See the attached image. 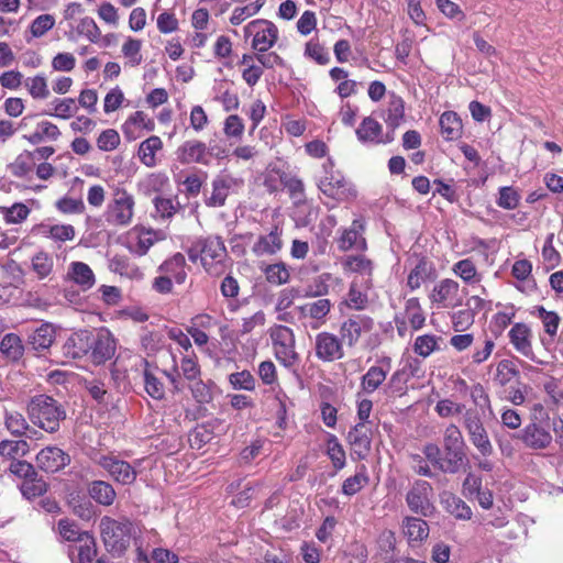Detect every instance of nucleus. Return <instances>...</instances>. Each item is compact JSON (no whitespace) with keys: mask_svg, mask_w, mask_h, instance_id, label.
I'll list each match as a JSON object with an SVG mask.
<instances>
[{"mask_svg":"<svg viewBox=\"0 0 563 563\" xmlns=\"http://www.w3.org/2000/svg\"><path fill=\"white\" fill-rule=\"evenodd\" d=\"M444 509L459 520H470L473 511L471 507L455 494L445 492L441 495Z\"/></svg>","mask_w":563,"mask_h":563,"instance_id":"nucleus-28","label":"nucleus"},{"mask_svg":"<svg viewBox=\"0 0 563 563\" xmlns=\"http://www.w3.org/2000/svg\"><path fill=\"white\" fill-rule=\"evenodd\" d=\"M55 338L56 331L53 324L43 323L29 335L27 345L36 352H43L53 344Z\"/></svg>","mask_w":563,"mask_h":563,"instance_id":"nucleus-22","label":"nucleus"},{"mask_svg":"<svg viewBox=\"0 0 563 563\" xmlns=\"http://www.w3.org/2000/svg\"><path fill=\"white\" fill-rule=\"evenodd\" d=\"M97 464L101 466L109 475L122 485H130L135 482L137 472L126 461L120 460L113 455H101L97 460Z\"/></svg>","mask_w":563,"mask_h":563,"instance_id":"nucleus-16","label":"nucleus"},{"mask_svg":"<svg viewBox=\"0 0 563 563\" xmlns=\"http://www.w3.org/2000/svg\"><path fill=\"white\" fill-rule=\"evenodd\" d=\"M90 330L84 329L73 332L62 346L63 355L68 360L82 358L90 351Z\"/></svg>","mask_w":563,"mask_h":563,"instance_id":"nucleus-18","label":"nucleus"},{"mask_svg":"<svg viewBox=\"0 0 563 563\" xmlns=\"http://www.w3.org/2000/svg\"><path fill=\"white\" fill-rule=\"evenodd\" d=\"M271 339L277 361L287 368L295 366L299 354L295 350L294 331L286 325H275L271 330Z\"/></svg>","mask_w":563,"mask_h":563,"instance_id":"nucleus-7","label":"nucleus"},{"mask_svg":"<svg viewBox=\"0 0 563 563\" xmlns=\"http://www.w3.org/2000/svg\"><path fill=\"white\" fill-rule=\"evenodd\" d=\"M536 312L543 323L544 331L550 336H554L560 323L559 314L554 311H548L543 306L536 307Z\"/></svg>","mask_w":563,"mask_h":563,"instance_id":"nucleus-57","label":"nucleus"},{"mask_svg":"<svg viewBox=\"0 0 563 563\" xmlns=\"http://www.w3.org/2000/svg\"><path fill=\"white\" fill-rule=\"evenodd\" d=\"M66 279L74 282L82 291L93 287L96 277L92 269L84 262H73L66 274Z\"/></svg>","mask_w":563,"mask_h":563,"instance_id":"nucleus-21","label":"nucleus"},{"mask_svg":"<svg viewBox=\"0 0 563 563\" xmlns=\"http://www.w3.org/2000/svg\"><path fill=\"white\" fill-rule=\"evenodd\" d=\"M30 420L46 432L54 433L66 419L64 407L47 395L34 396L27 405Z\"/></svg>","mask_w":563,"mask_h":563,"instance_id":"nucleus-1","label":"nucleus"},{"mask_svg":"<svg viewBox=\"0 0 563 563\" xmlns=\"http://www.w3.org/2000/svg\"><path fill=\"white\" fill-rule=\"evenodd\" d=\"M177 161L183 165H209L207 144L199 140L184 142L176 151Z\"/></svg>","mask_w":563,"mask_h":563,"instance_id":"nucleus-19","label":"nucleus"},{"mask_svg":"<svg viewBox=\"0 0 563 563\" xmlns=\"http://www.w3.org/2000/svg\"><path fill=\"white\" fill-rule=\"evenodd\" d=\"M90 351L89 356L93 364L101 365L112 358L117 350V343L112 334L104 329L97 333L90 331Z\"/></svg>","mask_w":563,"mask_h":563,"instance_id":"nucleus-12","label":"nucleus"},{"mask_svg":"<svg viewBox=\"0 0 563 563\" xmlns=\"http://www.w3.org/2000/svg\"><path fill=\"white\" fill-rule=\"evenodd\" d=\"M100 533L104 548L113 556H122L130 547L133 523L128 518L119 520L103 516L100 520Z\"/></svg>","mask_w":563,"mask_h":563,"instance_id":"nucleus-3","label":"nucleus"},{"mask_svg":"<svg viewBox=\"0 0 563 563\" xmlns=\"http://www.w3.org/2000/svg\"><path fill=\"white\" fill-rule=\"evenodd\" d=\"M521 196L512 186L499 188V197L496 201L497 206L505 210H514L518 207Z\"/></svg>","mask_w":563,"mask_h":563,"instance_id":"nucleus-54","label":"nucleus"},{"mask_svg":"<svg viewBox=\"0 0 563 563\" xmlns=\"http://www.w3.org/2000/svg\"><path fill=\"white\" fill-rule=\"evenodd\" d=\"M405 534L409 543L421 542L429 536V526L426 520L418 517H406L402 521Z\"/></svg>","mask_w":563,"mask_h":563,"instance_id":"nucleus-33","label":"nucleus"},{"mask_svg":"<svg viewBox=\"0 0 563 563\" xmlns=\"http://www.w3.org/2000/svg\"><path fill=\"white\" fill-rule=\"evenodd\" d=\"M343 342L340 336L327 331L316 335V357L322 362H333L344 356Z\"/></svg>","mask_w":563,"mask_h":563,"instance_id":"nucleus-13","label":"nucleus"},{"mask_svg":"<svg viewBox=\"0 0 563 563\" xmlns=\"http://www.w3.org/2000/svg\"><path fill=\"white\" fill-rule=\"evenodd\" d=\"M351 448V457L356 461L365 460L372 449V430L367 423L358 422L352 427L346 437Z\"/></svg>","mask_w":563,"mask_h":563,"instance_id":"nucleus-14","label":"nucleus"},{"mask_svg":"<svg viewBox=\"0 0 563 563\" xmlns=\"http://www.w3.org/2000/svg\"><path fill=\"white\" fill-rule=\"evenodd\" d=\"M134 199L125 190L118 191L108 206L106 220L114 225H128L133 217Z\"/></svg>","mask_w":563,"mask_h":563,"instance_id":"nucleus-11","label":"nucleus"},{"mask_svg":"<svg viewBox=\"0 0 563 563\" xmlns=\"http://www.w3.org/2000/svg\"><path fill=\"white\" fill-rule=\"evenodd\" d=\"M387 377V371L380 366H371L361 378L362 389L366 394H372L384 383Z\"/></svg>","mask_w":563,"mask_h":563,"instance_id":"nucleus-41","label":"nucleus"},{"mask_svg":"<svg viewBox=\"0 0 563 563\" xmlns=\"http://www.w3.org/2000/svg\"><path fill=\"white\" fill-rule=\"evenodd\" d=\"M88 494L102 506H111L117 497L113 486L106 481H92L88 486Z\"/></svg>","mask_w":563,"mask_h":563,"instance_id":"nucleus-32","label":"nucleus"},{"mask_svg":"<svg viewBox=\"0 0 563 563\" xmlns=\"http://www.w3.org/2000/svg\"><path fill=\"white\" fill-rule=\"evenodd\" d=\"M520 375L519 369L510 360H501L497 365L496 380L505 386L510 380Z\"/></svg>","mask_w":563,"mask_h":563,"instance_id":"nucleus-58","label":"nucleus"},{"mask_svg":"<svg viewBox=\"0 0 563 563\" xmlns=\"http://www.w3.org/2000/svg\"><path fill=\"white\" fill-rule=\"evenodd\" d=\"M475 312L472 308L459 310L452 314V325L456 332H463L474 323Z\"/></svg>","mask_w":563,"mask_h":563,"instance_id":"nucleus-63","label":"nucleus"},{"mask_svg":"<svg viewBox=\"0 0 563 563\" xmlns=\"http://www.w3.org/2000/svg\"><path fill=\"white\" fill-rule=\"evenodd\" d=\"M457 292L459 284L453 279L445 278L433 287L430 300L434 303L444 305L446 300L454 298Z\"/></svg>","mask_w":563,"mask_h":563,"instance_id":"nucleus-37","label":"nucleus"},{"mask_svg":"<svg viewBox=\"0 0 563 563\" xmlns=\"http://www.w3.org/2000/svg\"><path fill=\"white\" fill-rule=\"evenodd\" d=\"M30 451V445L25 440H3L0 442V455L10 457L12 461L16 456H24Z\"/></svg>","mask_w":563,"mask_h":563,"instance_id":"nucleus-43","label":"nucleus"},{"mask_svg":"<svg viewBox=\"0 0 563 563\" xmlns=\"http://www.w3.org/2000/svg\"><path fill=\"white\" fill-rule=\"evenodd\" d=\"M186 258L181 253H175L158 266V272L174 278L177 284H184L187 278Z\"/></svg>","mask_w":563,"mask_h":563,"instance_id":"nucleus-26","label":"nucleus"},{"mask_svg":"<svg viewBox=\"0 0 563 563\" xmlns=\"http://www.w3.org/2000/svg\"><path fill=\"white\" fill-rule=\"evenodd\" d=\"M433 488L427 481L417 479L406 494V503L410 511L421 517H431L435 512L432 503Z\"/></svg>","mask_w":563,"mask_h":563,"instance_id":"nucleus-8","label":"nucleus"},{"mask_svg":"<svg viewBox=\"0 0 563 563\" xmlns=\"http://www.w3.org/2000/svg\"><path fill=\"white\" fill-rule=\"evenodd\" d=\"M426 459L440 472L448 474L445 466V457L442 455L440 448L434 443H428L422 450Z\"/></svg>","mask_w":563,"mask_h":563,"instance_id":"nucleus-61","label":"nucleus"},{"mask_svg":"<svg viewBox=\"0 0 563 563\" xmlns=\"http://www.w3.org/2000/svg\"><path fill=\"white\" fill-rule=\"evenodd\" d=\"M508 336L517 352L531 361H536L531 344L532 332L526 323H515L510 329Z\"/></svg>","mask_w":563,"mask_h":563,"instance_id":"nucleus-20","label":"nucleus"},{"mask_svg":"<svg viewBox=\"0 0 563 563\" xmlns=\"http://www.w3.org/2000/svg\"><path fill=\"white\" fill-rule=\"evenodd\" d=\"M439 339L440 338H438L437 335H433V334H423V335L417 336L415 340V343H413L415 353H417L418 355H420L422 357H428L429 355H431V353H433L434 351H437L439 349V346H438Z\"/></svg>","mask_w":563,"mask_h":563,"instance_id":"nucleus-55","label":"nucleus"},{"mask_svg":"<svg viewBox=\"0 0 563 563\" xmlns=\"http://www.w3.org/2000/svg\"><path fill=\"white\" fill-rule=\"evenodd\" d=\"M514 439L519 440L525 449L532 452L548 450L553 443L551 420L533 415L530 422L516 433Z\"/></svg>","mask_w":563,"mask_h":563,"instance_id":"nucleus-5","label":"nucleus"},{"mask_svg":"<svg viewBox=\"0 0 563 563\" xmlns=\"http://www.w3.org/2000/svg\"><path fill=\"white\" fill-rule=\"evenodd\" d=\"M319 189L323 195L333 199L335 202L345 201L356 197L355 189L349 185L343 177L331 175L324 177L318 183Z\"/></svg>","mask_w":563,"mask_h":563,"instance_id":"nucleus-17","label":"nucleus"},{"mask_svg":"<svg viewBox=\"0 0 563 563\" xmlns=\"http://www.w3.org/2000/svg\"><path fill=\"white\" fill-rule=\"evenodd\" d=\"M382 132V124L372 117L364 118L355 131L357 140L363 144H380Z\"/></svg>","mask_w":563,"mask_h":563,"instance_id":"nucleus-29","label":"nucleus"},{"mask_svg":"<svg viewBox=\"0 0 563 563\" xmlns=\"http://www.w3.org/2000/svg\"><path fill=\"white\" fill-rule=\"evenodd\" d=\"M405 119V101L400 96L390 95L386 117L384 118L388 129L396 130Z\"/></svg>","mask_w":563,"mask_h":563,"instance_id":"nucleus-34","label":"nucleus"},{"mask_svg":"<svg viewBox=\"0 0 563 563\" xmlns=\"http://www.w3.org/2000/svg\"><path fill=\"white\" fill-rule=\"evenodd\" d=\"M410 380L408 374L398 368L389 378L385 393L390 396H401L407 390V383Z\"/></svg>","mask_w":563,"mask_h":563,"instance_id":"nucleus-51","label":"nucleus"},{"mask_svg":"<svg viewBox=\"0 0 563 563\" xmlns=\"http://www.w3.org/2000/svg\"><path fill=\"white\" fill-rule=\"evenodd\" d=\"M280 235L282 231L275 227L268 234L261 235L258 238L257 242L253 246V252L256 255L276 254L283 247Z\"/></svg>","mask_w":563,"mask_h":563,"instance_id":"nucleus-30","label":"nucleus"},{"mask_svg":"<svg viewBox=\"0 0 563 563\" xmlns=\"http://www.w3.org/2000/svg\"><path fill=\"white\" fill-rule=\"evenodd\" d=\"M190 391L195 400L199 404H209L213 399L210 384L200 378L192 380L189 385Z\"/></svg>","mask_w":563,"mask_h":563,"instance_id":"nucleus-59","label":"nucleus"},{"mask_svg":"<svg viewBox=\"0 0 563 563\" xmlns=\"http://www.w3.org/2000/svg\"><path fill=\"white\" fill-rule=\"evenodd\" d=\"M33 272L38 279L46 278L53 271V258L46 252H37L31 260Z\"/></svg>","mask_w":563,"mask_h":563,"instance_id":"nucleus-47","label":"nucleus"},{"mask_svg":"<svg viewBox=\"0 0 563 563\" xmlns=\"http://www.w3.org/2000/svg\"><path fill=\"white\" fill-rule=\"evenodd\" d=\"M441 134L446 141L457 140L462 135V120L454 111H445L439 120Z\"/></svg>","mask_w":563,"mask_h":563,"instance_id":"nucleus-31","label":"nucleus"},{"mask_svg":"<svg viewBox=\"0 0 563 563\" xmlns=\"http://www.w3.org/2000/svg\"><path fill=\"white\" fill-rule=\"evenodd\" d=\"M406 312L409 314V322L413 330H419L423 327L426 317L418 298H409L406 301Z\"/></svg>","mask_w":563,"mask_h":563,"instance_id":"nucleus-56","label":"nucleus"},{"mask_svg":"<svg viewBox=\"0 0 563 563\" xmlns=\"http://www.w3.org/2000/svg\"><path fill=\"white\" fill-rule=\"evenodd\" d=\"M24 346L15 333L5 334L0 343V352L11 361H19L23 355Z\"/></svg>","mask_w":563,"mask_h":563,"instance_id":"nucleus-40","label":"nucleus"},{"mask_svg":"<svg viewBox=\"0 0 563 563\" xmlns=\"http://www.w3.org/2000/svg\"><path fill=\"white\" fill-rule=\"evenodd\" d=\"M344 266L351 272L366 274L367 276H371L373 272V262L363 255L347 256Z\"/></svg>","mask_w":563,"mask_h":563,"instance_id":"nucleus-60","label":"nucleus"},{"mask_svg":"<svg viewBox=\"0 0 563 563\" xmlns=\"http://www.w3.org/2000/svg\"><path fill=\"white\" fill-rule=\"evenodd\" d=\"M109 269L121 276L129 278L141 276L139 267L131 263L130 258L125 255H114L109 260Z\"/></svg>","mask_w":563,"mask_h":563,"instance_id":"nucleus-42","label":"nucleus"},{"mask_svg":"<svg viewBox=\"0 0 563 563\" xmlns=\"http://www.w3.org/2000/svg\"><path fill=\"white\" fill-rule=\"evenodd\" d=\"M235 184V179L229 175L218 176L212 181V192L206 203L209 207H222L229 196L231 187Z\"/></svg>","mask_w":563,"mask_h":563,"instance_id":"nucleus-25","label":"nucleus"},{"mask_svg":"<svg viewBox=\"0 0 563 563\" xmlns=\"http://www.w3.org/2000/svg\"><path fill=\"white\" fill-rule=\"evenodd\" d=\"M434 273V267L432 262H430L426 256H421L418 258L415 267L410 271L407 279V286L411 290L418 289L422 283L427 279H431Z\"/></svg>","mask_w":563,"mask_h":563,"instance_id":"nucleus-27","label":"nucleus"},{"mask_svg":"<svg viewBox=\"0 0 563 563\" xmlns=\"http://www.w3.org/2000/svg\"><path fill=\"white\" fill-rule=\"evenodd\" d=\"M36 466L45 473H57L71 462L70 455L56 445L43 448L35 456Z\"/></svg>","mask_w":563,"mask_h":563,"instance_id":"nucleus-15","label":"nucleus"},{"mask_svg":"<svg viewBox=\"0 0 563 563\" xmlns=\"http://www.w3.org/2000/svg\"><path fill=\"white\" fill-rule=\"evenodd\" d=\"M141 47L142 42L140 40L129 37L124 42L122 53L129 58L131 66H137L142 63Z\"/></svg>","mask_w":563,"mask_h":563,"instance_id":"nucleus-62","label":"nucleus"},{"mask_svg":"<svg viewBox=\"0 0 563 563\" xmlns=\"http://www.w3.org/2000/svg\"><path fill=\"white\" fill-rule=\"evenodd\" d=\"M369 482L367 467L365 464H360L356 467V473L346 478L342 484V493L346 496L357 494Z\"/></svg>","mask_w":563,"mask_h":563,"instance_id":"nucleus-36","label":"nucleus"},{"mask_svg":"<svg viewBox=\"0 0 563 563\" xmlns=\"http://www.w3.org/2000/svg\"><path fill=\"white\" fill-rule=\"evenodd\" d=\"M332 303L329 299H318L313 302L306 303L302 306L301 312L316 320L324 321L325 317L330 312Z\"/></svg>","mask_w":563,"mask_h":563,"instance_id":"nucleus-50","label":"nucleus"},{"mask_svg":"<svg viewBox=\"0 0 563 563\" xmlns=\"http://www.w3.org/2000/svg\"><path fill=\"white\" fill-rule=\"evenodd\" d=\"M34 165L35 162L32 158L31 151H24L8 166V168L13 176L21 178L29 175L33 170Z\"/></svg>","mask_w":563,"mask_h":563,"instance_id":"nucleus-44","label":"nucleus"},{"mask_svg":"<svg viewBox=\"0 0 563 563\" xmlns=\"http://www.w3.org/2000/svg\"><path fill=\"white\" fill-rule=\"evenodd\" d=\"M444 457L448 474H456L462 468L470 467V460L466 454V443L460 428L451 423L443 434Z\"/></svg>","mask_w":563,"mask_h":563,"instance_id":"nucleus-4","label":"nucleus"},{"mask_svg":"<svg viewBox=\"0 0 563 563\" xmlns=\"http://www.w3.org/2000/svg\"><path fill=\"white\" fill-rule=\"evenodd\" d=\"M186 253L192 263L199 260L207 273L219 274L217 265L227 256V249L220 236L209 235L195 239Z\"/></svg>","mask_w":563,"mask_h":563,"instance_id":"nucleus-2","label":"nucleus"},{"mask_svg":"<svg viewBox=\"0 0 563 563\" xmlns=\"http://www.w3.org/2000/svg\"><path fill=\"white\" fill-rule=\"evenodd\" d=\"M532 272V264L528 260H518L514 263L511 268V275L519 282H527V286L530 290H534L537 287L534 279H529Z\"/></svg>","mask_w":563,"mask_h":563,"instance_id":"nucleus-53","label":"nucleus"},{"mask_svg":"<svg viewBox=\"0 0 563 563\" xmlns=\"http://www.w3.org/2000/svg\"><path fill=\"white\" fill-rule=\"evenodd\" d=\"M363 225L360 221L354 220L350 229H345L339 238L338 245L341 251L356 249L363 251L366 249V241L362 236Z\"/></svg>","mask_w":563,"mask_h":563,"instance_id":"nucleus-23","label":"nucleus"},{"mask_svg":"<svg viewBox=\"0 0 563 563\" xmlns=\"http://www.w3.org/2000/svg\"><path fill=\"white\" fill-rule=\"evenodd\" d=\"M264 274L266 280L273 285H284L290 277L289 271L283 262L267 265L264 268Z\"/></svg>","mask_w":563,"mask_h":563,"instance_id":"nucleus-46","label":"nucleus"},{"mask_svg":"<svg viewBox=\"0 0 563 563\" xmlns=\"http://www.w3.org/2000/svg\"><path fill=\"white\" fill-rule=\"evenodd\" d=\"M143 383L146 394L155 400H163L166 395L165 385L152 369L151 363L143 358Z\"/></svg>","mask_w":563,"mask_h":563,"instance_id":"nucleus-24","label":"nucleus"},{"mask_svg":"<svg viewBox=\"0 0 563 563\" xmlns=\"http://www.w3.org/2000/svg\"><path fill=\"white\" fill-rule=\"evenodd\" d=\"M368 302V297L365 292L358 289L355 282H353L350 286L346 299L344 303L356 310H362L366 307Z\"/></svg>","mask_w":563,"mask_h":563,"instance_id":"nucleus-64","label":"nucleus"},{"mask_svg":"<svg viewBox=\"0 0 563 563\" xmlns=\"http://www.w3.org/2000/svg\"><path fill=\"white\" fill-rule=\"evenodd\" d=\"M57 528L59 534L66 541L82 542L86 539L85 531L81 532L78 525L68 518L59 519Z\"/></svg>","mask_w":563,"mask_h":563,"instance_id":"nucleus-49","label":"nucleus"},{"mask_svg":"<svg viewBox=\"0 0 563 563\" xmlns=\"http://www.w3.org/2000/svg\"><path fill=\"white\" fill-rule=\"evenodd\" d=\"M48 489V484L38 473L36 476L22 482L20 485L21 494L27 500L35 499L37 497L43 496Z\"/></svg>","mask_w":563,"mask_h":563,"instance_id":"nucleus-39","label":"nucleus"},{"mask_svg":"<svg viewBox=\"0 0 563 563\" xmlns=\"http://www.w3.org/2000/svg\"><path fill=\"white\" fill-rule=\"evenodd\" d=\"M30 212V208L22 202H15L11 207H0V213L3 214L7 223H21L29 217Z\"/></svg>","mask_w":563,"mask_h":563,"instance_id":"nucleus-48","label":"nucleus"},{"mask_svg":"<svg viewBox=\"0 0 563 563\" xmlns=\"http://www.w3.org/2000/svg\"><path fill=\"white\" fill-rule=\"evenodd\" d=\"M163 146L162 140L152 135L145 141H143L139 146V157L140 161L147 167H153L156 165L155 154Z\"/></svg>","mask_w":563,"mask_h":563,"instance_id":"nucleus-38","label":"nucleus"},{"mask_svg":"<svg viewBox=\"0 0 563 563\" xmlns=\"http://www.w3.org/2000/svg\"><path fill=\"white\" fill-rule=\"evenodd\" d=\"M462 426L468 435L470 442L482 456L488 457L494 453L493 443L477 409L468 408L463 412Z\"/></svg>","mask_w":563,"mask_h":563,"instance_id":"nucleus-6","label":"nucleus"},{"mask_svg":"<svg viewBox=\"0 0 563 563\" xmlns=\"http://www.w3.org/2000/svg\"><path fill=\"white\" fill-rule=\"evenodd\" d=\"M244 35L245 37H253V49L256 52H267L278 40V29L268 20L257 19L245 25Z\"/></svg>","mask_w":563,"mask_h":563,"instance_id":"nucleus-9","label":"nucleus"},{"mask_svg":"<svg viewBox=\"0 0 563 563\" xmlns=\"http://www.w3.org/2000/svg\"><path fill=\"white\" fill-rule=\"evenodd\" d=\"M303 54L307 58L314 60L318 65H327L330 62L329 52L316 37L306 43Z\"/></svg>","mask_w":563,"mask_h":563,"instance_id":"nucleus-45","label":"nucleus"},{"mask_svg":"<svg viewBox=\"0 0 563 563\" xmlns=\"http://www.w3.org/2000/svg\"><path fill=\"white\" fill-rule=\"evenodd\" d=\"M374 329V320L366 314H353L345 319L340 325V338L347 347H354L364 333Z\"/></svg>","mask_w":563,"mask_h":563,"instance_id":"nucleus-10","label":"nucleus"},{"mask_svg":"<svg viewBox=\"0 0 563 563\" xmlns=\"http://www.w3.org/2000/svg\"><path fill=\"white\" fill-rule=\"evenodd\" d=\"M58 126L49 121H42L37 123L36 130L29 134L23 135V139L31 144L36 145L44 141H56L60 136Z\"/></svg>","mask_w":563,"mask_h":563,"instance_id":"nucleus-35","label":"nucleus"},{"mask_svg":"<svg viewBox=\"0 0 563 563\" xmlns=\"http://www.w3.org/2000/svg\"><path fill=\"white\" fill-rule=\"evenodd\" d=\"M282 185L288 190L290 198L301 201L305 198V185L296 176L282 173L279 176Z\"/></svg>","mask_w":563,"mask_h":563,"instance_id":"nucleus-52","label":"nucleus"}]
</instances>
